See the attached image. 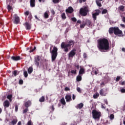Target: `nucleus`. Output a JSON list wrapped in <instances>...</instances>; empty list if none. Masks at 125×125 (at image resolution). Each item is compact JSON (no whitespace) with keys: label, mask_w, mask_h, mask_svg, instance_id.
<instances>
[{"label":"nucleus","mask_w":125,"mask_h":125,"mask_svg":"<svg viewBox=\"0 0 125 125\" xmlns=\"http://www.w3.org/2000/svg\"><path fill=\"white\" fill-rule=\"evenodd\" d=\"M109 46L110 44L108 39L103 38L98 40V48L101 52H106V51L109 50Z\"/></svg>","instance_id":"obj_1"},{"label":"nucleus","mask_w":125,"mask_h":125,"mask_svg":"<svg viewBox=\"0 0 125 125\" xmlns=\"http://www.w3.org/2000/svg\"><path fill=\"white\" fill-rule=\"evenodd\" d=\"M72 45H74V41H70L68 42V44H65L64 42H62L61 44L62 48L64 49L65 52H68L69 51V48L71 47Z\"/></svg>","instance_id":"obj_2"},{"label":"nucleus","mask_w":125,"mask_h":125,"mask_svg":"<svg viewBox=\"0 0 125 125\" xmlns=\"http://www.w3.org/2000/svg\"><path fill=\"white\" fill-rule=\"evenodd\" d=\"M108 32L109 34H113L114 33V35H121V34H123V31L120 30L118 27L110 28Z\"/></svg>","instance_id":"obj_3"},{"label":"nucleus","mask_w":125,"mask_h":125,"mask_svg":"<svg viewBox=\"0 0 125 125\" xmlns=\"http://www.w3.org/2000/svg\"><path fill=\"white\" fill-rule=\"evenodd\" d=\"M57 50H58L57 48L56 47H54L53 50H51L50 51L51 55L52 62L55 61V59H56V58L57 57Z\"/></svg>","instance_id":"obj_4"},{"label":"nucleus","mask_w":125,"mask_h":125,"mask_svg":"<svg viewBox=\"0 0 125 125\" xmlns=\"http://www.w3.org/2000/svg\"><path fill=\"white\" fill-rule=\"evenodd\" d=\"M92 115L94 120H99L100 117H101V112L96 110H93L92 111Z\"/></svg>","instance_id":"obj_5"},{"label":"nucleus","mask_w":125,"mask_h":125,"mask_svg":"<svg viewBox=\"0 0 125 125\" xmlns=\"http://www.w3.org/2000/svg\"><path fill=\"white\" fill-rule=\"evenodd\" d=\"M88 12H89V10L88 9V7H87L82 8L80 9V13L81 15H82V16H86Z\"/></svg>","instance_id":"obj_6"},{"label":"nucleus","mask_w":125,"mask_h":125,"mask_svg":"<svg viewBox=\"0 0 125 125\" xmlns=\"http://www.w3.org/2000/svg\"><path fill=\"white\" fill-rule=\"evenodd\" d=\"M76 55V49H73L68 54L69 58H73Z\"/></svg>","instance_id":"obj_7"},{"label":"nucleus","mask_w":125,"mask_h":125,"mask_svg":"<svg viewBox=\"0 0 125 125\" xmlns=\"http://www.w3.org/2000/svg\"><path fill=\"white\" fill-rule=\"evenodd\" d=\"M14 24H19V22H20V18L19 17L17 16V15H14Z\"/></svg>","instance_id":"obj_8"},{"label":"nucleus","mask_w":125,"mask_h":125,"mask_svg":"<svg viewBox=\"0 0 125 125\" xmlns=\"http://www.w3.org/2000/svg\"><path fill=\"white\" fill-rule=\"evenodd\" d=\"M100 12H101L100 10H96L95 13L92 14V18H93L94 20H96V16L99 15V13H100Z\"/></svg>","instance_id":"obj_9"},{"label":"nucleus","mask_w":125,"mask_h":125,"mask_svg":"<svg viewBox=\"0 0 125 125\" xmlns=\"http://www.w3.org/2000/svg\"><path fill=\"white\" fill-rule=\"evenodd\" d=\"M7 4L8 5L7 6V9L8 11H10L11 9H12V7H11V4H12V2H11V0H7Z\"/></svg>","instance_id":"obj_10"},{"label":"nucleus","mask_w":125,"mask_h":125,"mask_svg":"<svg viewBox=\"0 0 125 125\" xmlns=\"http://www.w3.org/2000/svg\"><path fill=\"white\" fill-rule=\"evenodd\" d=\"M40 60H41L40 56H37L35 59V64L37 67H39L40 65Z\"/></svg>","instance_id":"obj_11"},{"label":"nucleus","mask_w":125,"mask_h":125,"mask_svg":"<svg viewBox=\"0 0 125 125\" xmlns=\"http://www.w3.org/2000/svg\"><path fill=\"white\" fill-rule=\"evenodd\" d=\"M65 98L66 99V102H70V101H72V96L69 94H66Z\"/></svg>","instance_id":"obj_12"},{"label":"nucleus","mask_w":125,"mask_h":125,"mask_svg":"<svg viewBox=\"0 0 125 125\" xmlns=\"http://www.w3.org/2000/svg\"><path fill=\"white\" fill-rule=\"evenodd\" d=\"M66 13H72L74 11V9L72 7H69L68 9L65 10Z\"/></svg>","instance_id":"obj_13"},{"label":"nucleus","mask_w":125,"mask_h":125,"mask_svg":"<svg viewBox=\"0 0 125 125\" xmlns=\"http://www.w3.org/2000/svg\"><path fill=\"white\" fill-rule=\"evenodd\" d=\"M11 59L12 60H14V61H18V60H20V57L18 56V57H15V56H12L11 57Z\"/></svg>","instance_id":"obj_14"},{"label":"nucleus","mask_w":125,"mask_h":125,"mask_svg":"<svg viewBox=\"0 0 125 125\" xmlns=\"http://www.w3.org/2000/svg\"><path fill=\"white\" fill-rule=\"evenodd\" d=\"M36 3V0H30V6L31 7H35Z\"/></svg>","instance_id":"obj_15"},{"label":"nucleus","mask_w":125,"mask_h":125,"mask_svg":"<svg viewBox=\"0 0 125 125\" xmlns=\"http://www.w3.org/2000/svg\"><path fill=\"white\" fill-rule=\"evenodd\" d=\"M83 107V103H80L76 105V108L77 109H82Z\"/></svg>","instance_id":"obj_16"},{"label":"nucleus","mask_w":125,"mask_h":125,"mask_svg":"<svg viewBox=\"0 0 125 125\" xmlns=\"http://www.w3.org/2000/svg\"><path fill=\"white\" fill-rule=\"evenodd\" d=\"M24 24L26 30H31V24L28 23V22H25Z\"/></svg>","instance_id":"obj_17"},{"label":"nucleus","mask_w":125,"mask_h":125,"mask_svg":"<svg viewBox=\"0 0 125 125\" xmlns=\"http://www.w3.org/2000/svg\"><path fill=\"white\" fill-rule=\"evenodd\" d=\"M3 105L4 107H9V102L5 101L3 103Z\"/></svg>","instance_id":"obj_18"},{"label":"nucleus","mask_w":125,"mask_h":125,"mask_svg":"<svg viewBox=\"0 0 125 125\" xmlns=\"http://www.w3.org/2000/svg\"><path fill=\"white\" fill-rule=\"evenodd\" d=\"M25 106L28 108V107H29V106H31V101H28L27 102H26L24 104Z\"/></svg>","instance_id":"obj_19"},{"label":"nucleus","mask_w":125,"mask_h":125,"mask_svg":"<svg viewBox=\"0 0 125 125\" xmlns=\"http://www.w3.org/2000/svg\"><path fill=\"white\" fill-rule=\"evenodd\" d=\"M83 74H84V69L81 68L79 71V75H83Z\"/></svg>","instance_id":"obj_20"},{"label":"nucleus","mask_w":125,"mask_h":125,"mask_svg":"<svg viewBox=\"0 0 125 125\" xmlns=\"http://www.w3.org/2000/svg\"><path fill=\"white\" fill-rule=\"evenodd\" d=\"M85 25H87V26H90V24H91V21L89 20H86Z\"/></svg>","instance_id":"obj_21"},{"label":"nucleus","mask_w":125,"mask_h":125,"mask_svg":"<svg viewBox=\"0 0 125 125\" xmlns=\"http://www.w3.org/2000/svg\"><path fill=\"white\" fill-rule=\"evenodd\" d=\"M76 80L77 82H81L82 81V76L79 75L76 78Z\"/></svg>","instance_id":"obj_22"},{"label":"nucleus","mask_w":125,"mask_h":125,"mask_svg":"<svg viewBox=\"0 0 125 125\" xmlns=\"http://www.w3.org/2000/svg\"><path fill=\"white\" fill-rule=\"evenodd\" d=\"M61 103H62V105H65L66 104V102L65 101V99H64V98H62L61 100Z\"/></svg>","instance_id":"obj_23"},{"label":"nucleus","mask_w":125,"mask_h":125,"mask_svg":"<svg viewBox=\"0 0 125 125\" xmlns=\"http://www.w3.org/2000/svg\"><path fill=\"white\" fill-rule=\"evenodd\" d=\"M100 94L102 95V96H105V95H106V94L104 93V90H103V89L100 90Z\"/></svg>","instance_id":"obj_24"},{"label":"nucleus","mask_w":125,"mask_h":125,"mask_svg":"<svg viewBox=\"0 0 125 125\" xmlns=\"http://www.w3.org/2000/svg\"><path fill=\"white\" fill-rule=\"evenodd\" d=\"M96 2L98 6H99L100 7H101V6H102V5L101 4V3L99 2V0H96Z\"/></svg>","instance_id":"obj_25"},{"label":"nucleus","mask_w":125,"mask_h":125,"mask_svg":"<svg viewBox=\"0 0 125 125\" xmlns=\"http://www.w3.org/2000/svg\"><path fill=\"white\" fill-rule=\"evenodd\" d=\"M33 72V68L32 67H30L28 69V74H31Z\"/></svg>","instance_id":"obj_26"},{"label":"nucleus","mask_w":125,"mask_h":125,"mask_svg":"<svg viewBox=\"0 0 125 125\" xmlns=\"http://www.w3.org/2000/svg\"><path fill=\"white\" fill-rule=\"evenodd\" d=\"M99 96V93H96V94L93 95V98H94V99H96V98H97Z\"/></svg>","instance_id":"obj_27"},{"label":"nucleus","mask_w":125,"mask_h":125,"mask_svg":"<svg viewBox=\"0 0 125 125\" xmlns=\"http://www.w3.org/2000/svg\"><path fill=\"white\" fill-rule=\"evenodd\" d=\"M23 75L25 78H27L28 77V72H27V71L26 70L23 71Z\"/></svg>","instance_id":"obj_28"},{"label":"nucleus","mask_w":125,"mask_h":125,"mask_svg":"<svg viewBox=\"0 0 125 125\" xmlns=\"http://www.w3.org/2000/svg\"><path fill=\"white\" fill-rule=\"evenodd\" d=\"M18 121L17 119H14L12 121V124L13 125H16V123H17Z\"/></svg>","instance_id":"obj_29"},{"label":"nucleus","mask_w":125,"mask_h":125,"mask_svg":"<svg viewBox=\"0 0 125 125\" xmlns=\"http://www.w3.org/2000/svg\"><path fill=\"white\" fill-rule=\"evenodd\" d=\"M40 102H43L44 101V97L42 96V97L40 100H39Z\"/></svg>","instance_id":"obj_30"},{"label":"nucleus","mask_w":125,"mask_h":125,"mask_svg":"<svg viewBox=\"0 0 125 125\" xmlns=\"http://www.w3.org/2000/svg\"><path fill=\"white\" fill-rule=\"evenodd\" d=\"M114 118H115V116L113 114H111L109 116L110 120H114Z\"/></svg>","instance_id":"obj_31"},{"label":"nucleus","mask_w":125,"mask_h":125,"mask_svg":"<svg viewBox=\"0 0 125 125\" xmlns=\"http://www.w3.org/2000/svg\"><path fill=\"white\" fill-rule=\"evenodd\" d=\"M61 16L62 19H66V15L64 13H62L61 15Z\"/></svg>","instance_id":"obj_32"},{"label":"nucleus","mask_w":125,"mask_h":125,"mask_svg":"<svg viewBox=\"0 0 125 125\" xmlns=\"http://www.w3.org/2000/svg\"><path fill=\"white\" fill-rule=\"evenodd\" d=\"M7 98L10 100V101H11V98H12V95H8L7 96Z\"/></svg>","instance_id":"obj_33"},{"label":"nucleus","mask_w":125,"mask_h":125,"mask_svg":"<svg viewBox=\"0 0 125 125\" xmlns=\"http://www.w3.org/2000/svg\"><path fill=\"white\" fill-rule=\"evenodd\" d=\"M76 89L78 92H79V93H82V89H81V88L78 87Z\"/></svg>","instance_id":"obj_34"},{"label":"nucleus","mask_w":125,"mask_h":125,"mask_svg":"<svg viewBox=\"0 0 125 125\" xmlns=\"http://www.w3.org/2000/svg\"><path fill=\"white\" fill-rule=\"evenodd\" d=\"M44 17L45 18H48V14L47 13V12H46L44 13Z\"/></svg>","instance_id":"obj_35"},{"label":"nucleus","mask_w":125,"mask_h":125,"mask_svg":"<svg viewBox=\"0 0 125 125\" xmlns=\"http://www.w3.org/2000/svg\"><path fill=\"white\" fill-rule=\"evenodd\" d=\"M124 8H125V7L123 5L119 6V9H120V10H121L122 11H124Z\"/></svg>","instance_id":"obj_36"},{"label":"nucleus","mask_w":125,"mask_h":125,"mask_svg":"<svg viewBox=\"0 0 125 125\" xmlns=\"http://www.w3.org/2000/svg\"><path fill=\"white\" fill-rule=\"evenodd\" d=\"M13 75H14L15 77H16V76L18 75V73H17V71L16 70H15L13 73Z\"/></svg>","instance_id":"obj_37"},{"label":"nucleus","mask_w":125,"mask_h":125,"mask_svg":"<svg viewBox=\"0 0 125 125\" xmlns=\"http://www.w3.org/2000/svg\"><path fill=\"white\" fill-rule=\"evenodd\" d=\"M91 75H97L98 73L97 71H93L92 72H91Z\"/></svg>","instance_id":"obj_38"},{"label":"nucleus","mask_w":125,"mask_h":125,"mask_svg":"<svg viewBox=\"0 0 125 125\" xmlns=\"http://www.w3.org/2000/svg\"><path fill=\"white\" fill-rule=\"evenodd\" d=\"M60 0H53V2H54V3H58Z\"/></svg>","instance_id":"obj_39"},{"label":"nucleus","mask_w":125,"mask_h":125,"mask_svg":"<svg viewBox=\"0 0 125 125\" xmlns=\"http://www.w3.org/2000/svg\"><path fill=\"white\" fill-rule=\"evenodd\" d=\"M102 14H105L107 13V9H104L102 12Z\"/></svg>","instance_id":"obj_40"},{"label":"nucleus","mask_w":125,"mask_h":125,"mask_svg":"<svg viewBox=\"0 0 125 125\" xmlns=\"http://www.w3.org/2000/svg\"><path fill=\"white\" fill-rule=\"evenodd\" d=\"M85 26V23H83V24L80 25V28H84Z\"/></svg>","instance_id":"obj_41"},{"label":"nucleus","mask_w":125,"mask_h":125,"mask_svg":"<svg viewBox=\"0 0 125 125\" xmlns=\"http://www.w3.org/2000/svg\"><path fill=\"white\" fill-rule=\"evenodd\" d=\"M121 79V77L120 76H117L116 79V82H119L120 80Z\"/></svg>","instance_id":"obj_42"},{"label":"nucleus","mask_w":125,"mask_h":125,"mask_svg":"<svg viewBox=\"0 0 125 125\" xmlns=\"http://www.w3.org/2000/svg\"><path fill=\"white\" fill-rule=\"evenodd\" d=\"M64 90L65 91H69L70 88H69L68 87H65Z\"/></svg>","instance_id":"obj_43"},{"label":"nucleus","mask_w":125,"mask_h":125,"mask_svg":"<svg viewBox=\"0 0 125 125\" xmlns=\"http://www.w3.org/2000/svg\"><path fill=\"white\" fill-rule=\"evenodd\" d=\"M71 73L72 74H77V70H71Z\"/></svg>","instance_id":"obj_44"},{"label":"nucleus","mask_w":125,"mask_h":125,"mask_svg":"<svg viewBox=\"0 0 125 125\" xmlns=\"http://www.w3.org/2000/svg\"><path fill=\"white\" fill-rule=\"evenodd\" d=\"M26 125H32V121H29L27 122Z\"/></svg>","instance_id":"obj_45"},{"label":"nucleus","mask_w":125,"mask_h":125,"mask_svg":"<svg viewBox=\"0 0 125 125\" xmlns=\"http://www.w3.org/2000/svg\"><path fill=\"white\" fill-rule=\"evenodd\" d=\"M121 92H122L123 93H125V88L121 89Z\"/></svg>","instance_id":"obj_46"},{"label":"nucleus","mask_w":125,"mask_h":125,"mask_svg":"<svg viewBox=\"0 0 125 125\" xmlns=\"http://www.w3.org/2000/svg\"><path fill=\"white\" fill-rule=\"evenodd\" d=\"M71 20H72L73 22H76V21H77V19H76L75 18H71Z\"/></svg>","instance_id":"obj_47"},{"label":"nucleus","mask_w":125,"mask_h":125,"mask_svg":"<svg viewBox=\"0 0 125 125\" xmlns=\"http://www.w3.org/2000/svg\"><path fill=\"white\" fill-rule=\"evenodd\" d=\"M28 108H26L25 109H24V110H23V113H24L25 114V113H27V111H28Z\"/></svg>","instance_id":"obj_48"},{"label":"nucleus","mask_w":125,"mask_h":125,"mask_svg":"<svg viewBox=\"0 0 125 125\" xmlns=\"http://www.w3.org/2000/svg\"><path fill=\"white\" fill-rule=\"evenodd\" d=\"M20 84H23V80H20L19 81Z\"/></svg>","instance_id":"obj_49"},{"label":"nucleus","mask_w":125,"mask_h":125,"mask_svg":"<svg viewBox=\"0 0 125 125\" xmlns=\"http://www.w3.org/2000/svg\"><path fill=\"white\" fill-rule=\"evenodd\" d=\"M101 108H102V109H106V107H105V106H104V104H101Z\"/></svg>","instance_id":"obj_50"},{"label":"nucleus","mask_w":125,"mask_h":125,"mask_svg":"<svg viewBox=\"0 0 125 125\" xmlns=\"http://www.w3.org/2000/svg\"><path fill=\"white\" fill-rule=\"evenodd\" d=\"M15 111L16 112H17V111H18V106H17V105L15 106Z\"/></svg>","instance_id":"obj_51"},{"label":"nucleus","mask_w":125,"mask_h":125,"mask_svg":"<svg viewBox=\"0 0 125 125\" xmlns=\"http://www.w3.org/2000/svg\"><path fill=\"white\" fill-rule=\"evenodd\" d=\"M83 2H84V1H85V0H79L80 3H82L83 2Z\"/></svg>","instance_id":"obj_52"},{"label":"nucleus","mask_w":125,"mask_h":125,"mask_svg":"<svg viewBox=\"0 0 125 125\" xmlns=\"http://www.w3.org/2000/svg\"><path fill=\"white\" fill-rule=\"evenodd\" d=\"M104 102L106 104V105H108V102L107 101L106 99L104 100Z\"/></svg>","instance_id":"obj_53"},{"label":"nucleus","mask_w":125,"mask_h":125,"mask_svg":"<svg viewBox=\"0 0 125 125\" xmlns=\"http://www.w3.org/2000/svg\"><path fill=\"white\" fill-rule=\"evenodd\" d=\"M72 99L73 100H75V99H76V96L74 94H73V95H72Z\"/></svg>","instance_id":"obj_54"},{"label":"nucleus","mask_w":125,"mask_h":125,"mask_svg":"<svg viewBox=\"0 0 125 125\" xmlns=\"http://www.w3.org/2000/svg\"><path fill=\"white\" fill-rule=\"evenodd\" d=\"M120 26H121V27H122V28H125V24H120Z\"/></svg>","instance_id":"obj_55"},{"label":"nucleus","mask_w":125,"mask_h":125,"mask_svg":"<svg viewBox=\"0 0 125 125\" xmlns=\"http://www.w3.org/2000/svg\"><path fill=\"white\" fill-rule=\"evenodd\" d=\"M83 56V58H86V54H85V53H84Z\"/></svg>","instance_id":"obj_56"},{"label":"nucleus","mask_w":125,"mask_h":125,"mask_svg":"<svg viewBox=\"0 0 125 125\" xmlns=\"http://www.w3.org/2000/svg\"><path fill=\"white\" fill-rule=\"evenodd\" d=\"M121 85H124L125 84V81H123L121 83Z\"/></svg>","instance_id":"obj_57"},{"label":"nucleus","mask_w":125,"mask_h":125,"mask_svg":"<svg viewBox=\"0 0 125 125\" xmlns=\"http://www.w3.org/2000/svg\"><path fill=\"white\" fill-rule=\"evenodd\" d=\"M25 15H29V11H26L24 13Z\"/></svg>","instance_id":"obj_58"},{"label":"nucleus","mask_w":125,"mask_h":125,"mask_svg":"<svg viewBox=\"0 0 125 125\" xmlns=\"http://www.w3.org/2000/svg\"><path fill=\"white\" fill-rule=\"evenodd\" d=\"M122 21H123L124 23H125V17H123V18H122Z\"/></svg>","instance_id":"obj_59"},{"label":"nucleus","mask_w":125,"mask_h":125,"mask_svg":"<svg viewBox=\"0 0 125 125\" xmlns=\"http://www.w3.org/2000/svg\"><path fill=\"white\" fill-rule=\"evenodd\" d=\"M51 13L53 15L55 14V12H54V10H51Z\"/></svg>","instance_id":"obj_60"},{"label":"nucleus","mask_w":125,"mask_h":125,"mask_svg":"<svg viewBox=\"0 0 125 125\" xmlns=\"http://www.w3.org/2000/svg\"><path fill=\"white\" fill-rule=\"evenodd\" d=\"M75 67H76V68H77V69H79V65L78 64H76V65H75Z\"/></svg>","instance_id":"obj_61"},{"label":"nucleus","mask_w":125,"mask_h":125,"mask_svg":"<svg viewBox=\"0 0 125 125\" xmlns=\"http://www.w3.org/2000/svg\"><path fill=\"white\" fill-rule=\"evenodd\" d=\"M21 125V122L20 121V122H18V123L17 125Z\"/></svg>","instance_id":"obj_62"},{"label":"nucleus","mask_w":125,"mask_h":125,"mask_svg":"<svg viewBox=\"0 0 125 125\" xmlns=\"http://www.w3.org/2000/svg\"><path fill=\"white\" fill-rule=\"evenodd\" d=\"M51 109H52V111H54V107L53 106V105H52L51 106Z\"/></svg>","instance_id":"obj_63"},{"label":"nucleus","mask_w":125,"mask_h":125,"mask_svg":"<svg viewBox=\"0 0 125 125\" xmlns=\"http://www.w3.org/2000/svg\"><path fill=\"white\" fill-rule=\"evenodd\" d=\"M81 20H78L77 21V23H78L79 24H81Z\"/></svg>","instance_id":"obj_64"}]
</instances>
